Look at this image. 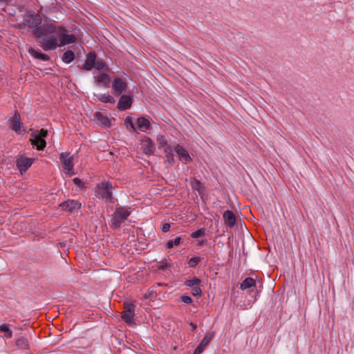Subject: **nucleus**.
<instances>
[{
    "mask_svg": "<svg viewBox=\"0 0 354 354\" xmlns=\"http://www.w3.org/2000/svg\"><path fill=\"white\" fill-rule=\"evenodd\" d=\"M24 24L35 28L33 34L39 40L40 46L44 50H52L58 46H64L75 43L74 35L68 34L67 30L53 23H46L39 26L41 17L39 14H28L24 17Z\"/></svg>",
    "mask_w": 354,
    "mask_h": 354,
    "instance_id": "nucleus-1",
    "label": "nucleus"
},
{
    "mask_svg": "<svg viewBox=\"0 0 354 354\" xmlns=\"http://www.w3.org/2000/svg\"><path fill=\"white\" fill-rule=\"evenodd\" d=\"M113 185L108 181H102L95 187V196L106 203H113Z\"/></svg>",
    "mask_w": 354,
    "mask_h": 354,
    "instance_id": "nucleus-2",
    "label": "nucleus"
},
{
    "mask_svg": "<svg viewBox=\"0 0 354 354\" xmlns=\"http://www.w3.org/2000/svg\"><path fill=\"white\" fill-rule=\"evenodd\" d=\"M30 141L31 144L37 147L38 150H44L46 146V142L44 140L48 136V131L44 129L41 130H33L30 134Z\"/></svg>",
    "mask_w": 354,
    "mask_h": 354,
    "instance_id": "nucleus-3",
    "label": "nucleus"
},
{
    "mask_svg": "<svg viewBox=\"0 0 354 354\" xmlns=\"http://www.w3.org/2000/svg\"><path fill=\"white\" fill-rule=\"evenodd\" d=\"M130 215L129 209L124 207H117L112 216L111 226L114 229L120 227Z\"/></svg>",
    "mask_w": 354,
    "mask_h": 354,
    "instance_id": "nucleus-4",
    "label": "nucleus"
},
{
    "mask_svg": "<svg viewBox=\"0 0 354 354\" xmlns=\"http://www.w3.org/2000/svg\"><path fill=\"white\" fill-rule=\"evenodd\" d=\"M128 87L127 80L125 75L122 77L116 76L112 80L111 88L113 93L115 95H120L125 92Z\"/></svg>",
    "mask_w": 354,
    "mask_h": 354,
    "instance_id": "nucleus-5",
    "label": "nucleus"
},
{
    "mask_svg": "<svg viewBox=\"0 0 354 354\" xmlns=\"http://www.w3.org/2000/svg\"><path fill=\"white\" fill-rule=\"evenodd\" d=\"M59 160L65 173L68 176H73L74 172L73 156L69 153L62 152L59 155Z\"/></svg>",
    "mask_w": 354,
    "mask_h": 354,
    "instance_id": "nucleus-6",
    "label": "nucleus"
},
{
    "mask_svg": "<svg viewBox=\"0 0 354 354\" xmlns=\"http://www.w3.org/2000/svg\"><path fill=\"white\" fill-rule=\"evenodd\" d=\"M9 128L17 134H23L26 131L17 111H15L13 116L9 120Z\"/></svg>",
    "mask_w": 354,
    "mask_h": 354,
    "instance_id": "nucleus-7",
    "label": "nucleus"
},
{
    "mask_svg": "<svg viewBox=\"0 0 354 354\" xmlns=\"http://www.w3.org/2000/svg\"><path fill=\"white\" fill-rule=\"evenodd\" d=\"M124 310L122 313V319L129 326H132L134 322V309L135 304L133 302L125 303Z\"/></svg>",
    "mask_w": 354,
    "mask_h": 354,
    "instance_id": "nucleus-8",
    "label": "nucleus"
},
{
    "mask_svg": "<svg viewBox=\"0 0 354 354\" xmlns=\"http://www.w3.org/2000/svg\"><path fill=\"white\" fill-rule=\"evenodd\" d=\"M214 337V332H207L196 347L193 354H201Z\"/></svg>",
    "mask_w": 354,
    "mask_h": 354,
    "instance_id": "nucleus-9",
    "label": "nucleus"
},
{
    "mask_svg": "<svg viewBox=\"0 0 354 354\" xmlns=\"http://www.w3.org/2000/svg\"><path fill=\"white\" fill-rule=\"evenodd\" d=\"M141 149L146 155H151L154 153L155 145L153 141L148 137L145 136L141 140Z\"/></svg>",
    "mask_w": 354,
    "mask_h": 354,
    "instance_id": "nucleus-10",
    "label": "nucleus"
},
{
    "mask_svg": "<svg viewBox=\"0 0 354 354\" xmlns=\"http://www.w3.org/2000/svg\"><path fill=\"white\" fill-rule=\"evenodd\" d=\"M34 159L21 156L17 160V167L21 174L26 172L33 164Z\"/></svg>",
    "mask_w": 354,
    "mask_h": 354,
    "instance_id": "nucleus-11",
    "label": "nucleus"
},
{
    "mask_svg": "<svg viewBox=\"0 0 354 354\" xmlns=\"http://www.w3.org/2000/svg\"><path fill=\"white\" fill-rule=\"evenodd\" d=\"M94 120L100 127L106 129L111 127V121L107 116L101 112H96L93 115Z\"/></svg>",
    "mask_w": 354,
    "mask_h": 354,
    "instance_id": "nucleus-12",
    "label": "nucleus"
},
{
    "mask_svg": "<svg viewBox=\"0 0 354 354\" xmlns=\"http://www.w3.org/2000/svg\"><path fill=\"white\" fill-rule=\"evenodd\" d=\"M59 207L64 211L73 212L75 210H78L81 208V203L77 201L68 200L62 203Z\"/></svg>",
    "mask_w": 354,
    "mask_h": 354,
    "instance_id": "nucleus-13",
    "label": "nucleus"
},
{
    "mask_svg": "<svg viewBox=\"0 0 354 354\" xmlns=\"http://www.w3.org/2000/svg\"><path fill=\"white\" fill-rule=\"evenodd\" d=\"M174 151L177 153L180 161L187 163L192 161V158L187 151L181 145H177L174 147Z\"/></svg>",
    "mask_w": 354,
    "mask_h": 354,
    "instance_id": "nucleus-14",
    "label": "nucleus"
},
{
    "mask_svg": "<svg viewBox=\"0 0 354 354\" xmlns=\"http://www.w3.org/2000/svg\"><path fill=\"white\" fill-rule=\"evenodd\" d=\"M132 104V98L127 95H121L117 107L119 110L125 111L131 108Z\"/></svg>",
    "mask_w": 354,
    "mask_h": 354,
    "instance_id": "nucleus-15",
    "label": "nucleus"
},
{
    "mask_svg": "<svg viewBox=\"0 0 354 354\" xmlns=\"http://www.w3.org/2000/svg\"><path fill=\"white\" fill-rule=\"evenodd\" d=\"M96 60V54L95 53H89L86 56V59L82 68L85 71H91L94 68Z\"/></svg>",
    "mask_w": 354,
    "mask_h": 354,
    "instance_id": "nucleus-16",
    "label": "nucleus"
},
{
    "mask_svg": "<svg viewBox=\"0 0 354 354\" xmlns=\"http://www.w3.org/2000/svg\"><path fill=\"white\" fill-rule=\"evenodd\" d=\"M150 127V121L148 118L140 117L137 120V124L136 126V131L145 132Z\"/></svg>",
    "mask_w": 354,
    "mask_h": 354,
    "instance_id": "nucleus-17",
    "label": "nucleus"
},
{
    "mask_svg": "<svg viewBox=\"0 0 354 354\" xmlns=\"http://www.w3.org/2000/svg\"><path fill=\"white\" fill-rule=\"evenodd\" d=\"M225 224L232 227L236 224V216L231 210H226L223 214Z\"/></svg>",
    "mask_w": 354,
    "mask_h": 354,
    "instance_id": "nucleus-18",
    "label": "nucleus"
},
{
    "mask_svg": "<svg viewBox=\"0 0 354 354\" xmlns=\"http://www.w3.org/2000/svg\"><path fill=\"white\" fill-rule=\"evenodd\" d=\"M95 82L97 84H101L104 87H108L110 82V77L106 73H100L94 76Z\"/></svg>",
    "mask_w": 354,
    "mask_h": 354,
    "instance_id": "nucleus-19",
    "label": "nucleus"
},
{
    "mask_svg": "<svg viewBox=\"0 0 354 354\" xmlns=\"http://www.w3.org/2000/svg\"><path fill=\"white\" fill-rule=\"evenodd\" d=\"M28 53L35 58L39 59L43 61H48L50 57L44 53H42L39 50L30 48L28 50Z\"/></svg>",
    "mask_w": 354,
    "mask_h": 354,
    "instance_id": "nucleus-20",
    "label": "nucleus"
},
{
    "mask_svg": "<svg viewBox=\"0 0 354 354\" xmlns=\"http://www.w3.org/2000/svg\"><path fill=\"white\" fill-rule=\"evenodd\" d=\"M256 286V281L252 277H247L240 285V288L243 290Z\"/></svg>",
    "mask_w": 354,
    "mask_h": 354,
    "instance_id": "nucleus-21",
    "label": "nucleus"
},
{
    "mask_svg": "<svg viewBox=\"0 0 354 354\" xmlns=\"http://www.w3.org/2000/svg\"><path fill=\"white\" fill-rule=\"evenodd\" d=\"M0 332L4 333V337L6 338L10 339L12 337V331L9 324L0 325Z\"/></svg>",
    "mask_w": 354,
    "mask_h": 354,
    "instance_id": "nucleus-22",
    "label": "nucleus"
},
{
    "mask_svg": "<svg viewBox=\"0 0 354 354\" xmlns=\"http://www.w3.org/2000/svg\"><path fill=\"white\" fill-rule=\"evenodd\" d=\"M94 68L99 71L109 72V68L106 62L102 59H97L95 62Z\"/></svg>",
    "mask_w": 354,
    "mask_h": 354,
    "instance_id": "nucleus-23",
    "label": "nucleus"
},
{
    "mask_svg": "<svg viewBox=\"0 0 354 354\" xmlns=\"http://www.w3.org/2000/svg\"><path fill=\"white\" fill-rule=\"evenodd\" d=\"M192 188L201 194L204 192V187L200 180L194 178L191 182Z\"/></svg>",
    "mask_w": 354,
    "mask_h": 354,
    "instance_id": "nucleus-24",
    "label": "nucleus"
},
{
    "mask_svg": "<svg viewBox=\"0 0 354 354\" xmlns=\"http://www.w3.org/2000/svg\"><path fill=\"white\" fill-rule=\"evenodd\" d=\"M98 100L104 103L113 104L115 102V98L109 94H101L97 96Z\"/></svg>",
    "mask_w": 354,
    "mask_h": 354,
    "instance_id": "nucleus-25",
    "label": "nucleus"
},
{
    "mask_svg": "<svg viewBox=\"0 0 354 354\" xmlns=\"http://www.w3.org/2000/svg\"><path fill=\"white\" fill-rule=\"evenodd\" d=\"M75 59V53L72 50L66 51L62 56V60L66 64L72 62Z\"/></svg>",
    "mask_w": 354,
    "mask_h": 354,
    "instance_id": "nucleus-26",
    "label": "nucleus"
},
{
    "mask_svg": "<svg viewBox=\"0 0 354 354\" xmlns=\"http://www.w3.org/2000/svg\"><path fill=\"white\" fill-rule=\"evenodd\" d=\"M16 345L18 348L21 349H28L29 348V343L26 338L20 337L16 341Z\"/></svg>",
    "mask_w": 354,
    "mask_h": 354,
    "instance_id": "nucleus-27",
    "label": "nucleus"
},
{
    "mask_svg": "<svg viewBox=\"0 0 354 354\" xmlns=\"http://www.w3.org/2000/svg\"><path fill=\"white\" fill-rule=\"evenodd\" d=\"M200 283L201 280L198 277H194L191 279L186 280L185 284L189 287H195L196 286H197V285H198Z\"/></svg>",
    "mask_w": 354,
    "mask_h": 354,
    "instance_id": "nucleus-28",
    "label": "nucleus"
},
{
    "mask_svg": "<svg viewBox=\"0 0 354 354\" xmlns=\"http://www.w3.org/2000/svg\"><path fill=\"white\" fill-rule=\"evenodd\" d=\"M205 234V229L201 228V229H198L196 231L192 232L191 234V237L193 239H198L202 236H204Z\"/></svg>",
    "mask_w": 354,
    "mask_h": 354,
    "instance_id": "nucleus-29",
    "label": "nucleus"
},
{
    "mask_svg": "<svg viewBox=\"0 0 354 354\" xmlns=\"http://www.w3.org/2000/svg\"><path fill=\"white\" fill-rule=\"evenodd\" d=\"M181 241L180 237H177L174 241L170 240L167 243V248L168 249L172 248L174 245H178Z\"/></svg>",
    "mask_w": 354,
    "mask_h": 354,
    "instance_id": "nucleus-30",
    "label": "nucleus"
},
{
    "mask_svg": "<svg viewBox=\"0 0 354 354\" xmlns=\"http://www.w3.org/2000/svg\"><path fill=\"white\" fill-rule=\"evenodd\" d=\"M201 257H198L191 258L188 263L189 266L191 268L196 267L198 264V263L201 261Z\"/></svg>",
    "mask_w": 354,
    "mask_h": 354,
    "instance_id": "nucleus-31",
    "label": "nucleus"
},
{
    "mask_svg": "<svg viewBox=\"0 0 354 354\" xmlns=\"http://www.w3.org/2000/svg\"><path fill=\"white\" fill-rule=\"evenodd\" d=\"M180 301L185 304H191L193 301L192 299L187 295H182L180 297Z\"/></svg>",
    "mask_w": 354,
    "mask_h": 354,
    "instance_id": "nucleus-32",
    "label": "nucleus"
},
{
    "mask_svg": "<svg viewBox=\"0 0 354 354\" xmlns=\"http://www.w3.org/2000/svg\"><path fill=\"white\" fill-rule=\"evenodd\" d=\"M125 123L127 126H130L133 131H136V125L133 123L131 118L127 117L125 120Z\"/></svg>",
    "mask_w": 354,
    "mask_h": 354,
    "instance_id": "nucleus-33",
    "label": "nucleus"
},
{
    "mask_svg": "<svg viewBox=\"0 0 354 354\" xmlns=\"http://www.w3.org/2000/svg\"><path fill=\"white\" fill-rule=\"evenodd\" d=\"M202 293V290L201 289L200 287L198 286H195V287H193L192 290V294L194 295V296H198V295H201Z\"/></svg>",
    "mask_w": 354,
    "mask_h": 354,
    "instance_id": "nucleus-34",
    "label": "nucleus"
},
{
    "mask_svg": "<svg viewBox=\"0 0 354 354\" xmlns=\"http://www.w3.org/2000/svg\"><path fill=\"white\" fill-rule=\"evenodd\" d=\"M168 150L169 151V155L167 156V160H168V162L170 163V164H173L174 162V156L173 154L171 153V149L169 148V147H167L166 149H165V152L167 153L168 152Z\"/></svg>",
    "mask_w": 354,
    "mask_h": 354,
    "instance_id": "nucleus-35",
    "label": "nucleus"
},
{
    "mask_svg": "<svg viewBox=\"0 0 354 354\" xmlns=\"http://www.w3.org/2000/svg\"><path fill=\"white\" fill-rule=\"evenodd\" d=\"M171 227V225L169 223H163L162 225L161 230L162 232L166 233L167 232Z\"/></svg>",
    "mask_w": 354,
    "mask_h": 354,
    "instance_id": "nucleus-36",
    "label": "nucleus"
},
{
    "mask_svg": "<svg viewBox=\"0 0 354 354\" xmlns=\"http://www.w3.org/2000/svg\"><path fill=\"white\" fill-rule=\"evenodd\" d=\"M73 181L75 183V185H76L77 186H81L82 185V182L81 179H80L79 178H73Z\"/></svg>",
    "mask_w": 354,
    "mask_h": 354,
    "instance_id": "nucleus-37",
    "label": "nucleus"
},
{
    "mask_svg": "<svg viewBox=\"0 0 354 354\" xmlns=\"http://www.w3.org/2000/svg\"><path fill=\"white\" fill-rule=\"evenodd\" d=\"M191 326H192L193 330H195L197 327L196 324H194L193 323H191Z\"/></svg>",
    "mask_w": 354,
    "mask_h": 354,
    "instance_id": "nucleus-38",
    "label": "nucleus"
},
{
    "mask_svg": "<svg viewBox=\"0 0 354 354\" xmlns=\"http://www.w3.org/2000/svg\"><path fill=\"white\" fill-rule=\"evenodd\" d=\"M198 244H199L200 245H203V241L200 242Z\"/></svg>",
    "mask_w": 354,
    "mask_h": 354,
    "instance_id": "nucleus-39",
    "label": "nucleus"
}]
</instances>
